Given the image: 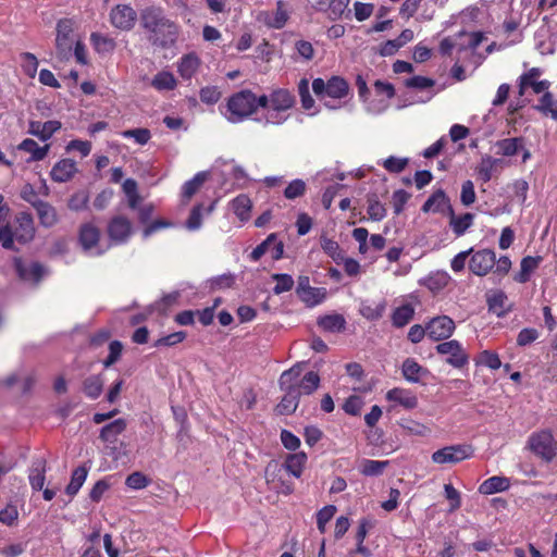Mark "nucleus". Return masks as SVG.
Returning a JSON list of instances; mask_svg holds the SVG:
<instances>
[{
	"label": "nucleus",
	"mask_w": 557,
	"mask_h": 557,
	"mask_svg": "<svg viewBox=\"0 0 557 557\" xmlns=\"http://www.w3.org/2000/svg\"><path fill=\"white\" fill-rule=\"evenodd\" d=\"M139 25L149 42L159 48H170L178 37V25L168 17L163 8L149 5L139 12Z\"/></svg>",
	"instance_id": "f257e3e1"
},
{
	"label": "nucleus",
	"mask_w": 557,
	"mask_h": 557,
	"mask_svg": "<svg viewBox=\"0 0 557 557\" xmlns=\"http://www.w3.org/2000/svg\"><path fill=\"white\" fill-rule=\"evenodd\" d=\"M253 113V92L250 89H243L228 98L224 115L228 122L239 123Z\"/></svg>",
	"instance_id": "f03ea898"
},
{
	"label": "nucleus",
	"mask_w": 557,
	"mask_h": 557,
	"mask_svg": "<svg viewBox=\"0 0 557 557\" xmlns=\"http://www.w3.org/2000/svg\"><path fill=\"white\" fill-rule=\"evenodd\" d=\"M296 103L294 94L286 88H277L272 91L271 109L264 115V124H283L288 115L285 112Z\"/></svg>",
	"instance_id": "7ed1b4c3"
},
{
	"label": "nucleus",
	"mask_w": 557,
	"mask_h": 557,
	"mask_svg": "<svg viewBox=\"0 0 557 557\" xmlns=\"http://www.w3.org/2000/svg\"><path fill=\"white\" fill-rule=\"evenodd\" d=\"M527 445L531 453L544 462H552L557 456V442L549 430L532 433Z\"/></svg>",
	"instance_id": "20e7f679"
},
{
	"label": "nucleus",
	"mask_w": 557,
	"mask_h": 557,
	"mask_svg": "<svg viewBox=\"0 0 557 557\" xmlns=\"http://www.w3.org/2000/svg\"><path fill=\"white\" fill-rule=\"evenodd\" d=\"M474 449L468 444L443 447L432 454V461L438 465L457 463L473 456Z\"/></svg>",
	"instance_id": "39448f33"
},
{
	"label": "nucleus",
	"mask_w": 557,
	"mask_h": 557,
	"mask_svg": "<svg viewBox=\"0 0 557 557\" xmlns=\"http://www.w3.org/2000/svg\"><path fill=\"white\" fill-rule=\"evenodd\" d=\"M438 355H447L446 363L456 369H461L469 362V355L457 339H450L436 345Z\"/></svg>",
	"instance_id": "423d86ee"
},
{
	"label": "nucleus",
	"mask_w": 557,
	"mask_h": 557,
	"mask_svg": "<svg viewBox=\"0 0 557 557\" xmlns=\"http://www.w3.org/2000/svg\"><path fill=\"white\" fill-rule=\"evenodd\" d=\"M469 259V270L476 276L487 275L495 267L496 253L492 249L472 251Z\"/></svg>",
	"instance_id": "0eeeda50"
},
{
	"label": "nucleus",
	"mask_w": 557,
	"mask_h": 557,
	"mask_svg": "<svg viewBox=\"0 0 557 557\" xmlns=\"http://www.w3.org/2000/svg\"><path fill=\"white\" fill-rule=\"evenodd\" d=\"M107 234L113 245H124L133 234L132 223L126 216L115 215L108 223Z\"/></svg>",
	"instance_id": "6e6552de"
},
{
	"label": "nucleus",
	"mask_w": 557,
	"mask_h": 557,
	"mask_svg": "<svg viewBox=\"0 0 557 557\" xmlns=\"http://www.w3.org/2000/svg\"><path fill=\"white\" fill-rule=\"evenodd\" d=\"M456 329L455 322L448 315L432 318L426 323V335L434 342L449 338Z\"/></svg>",
	"instance_id": "1a4fd4ad"
},
{
	"label": "nucleus",
	"mask_w": 557,
	"mask_h": 557,
	"mask_svg": "<svg viewBox=\"0 0 557 557\" xmlns=\"http://www.w3.org/2000/svg\"><path fill=\"white\" fill-rule=\"evenodd\" d=\"M542 72L539 67H532L518 78V96L523 97L527 88L531 87L535 94L546 91L550 83L546 79L537 81Z\"/></svg>",
	"instance_id": "9d476101"
},
{
	"label": "nucleus",
	"mask_w": 557,
	"mask_h": 557,
	"mask_svg": "<svg viewBox=\"0 0 557 557\" xmlns=\"http://www.w3.org/2000/svg\"><path fill=\"white\" fill-rule=\"evenodd\" d=\"M136 20V11L127 4H117L110 12L111 24L121 30H131Z\"/></svg>",
	"instance_id": "9b49d317"
},
{
	"label": "nucleus",
	"mask_w": 557,
	"mask_h": 557,
	"mask_svg": "<svg viewBox=\"0 0 557 557\" xmlns=\"http://www.w3.org/2000/svg\"><path fill=\"white\" fill-rule=\"evenodd\" d=\"M73 32L71 20L63 18L57 24L55 47L62 58H67L72 51L70 35Z\"/></svg>",
	"instance_id": "f8f14e48"
},
{
	"label": "nucleus",
	"mask_w": 557,
	"mask_h": 557,
	"mask_svg": "<svg viewBox=\"0 0 557 557\" xmlns=\"http://www.w3.org/2000/svg\"><path fill=\"white\" fill-rule=\"evenodd\" d=\"M282 468L277 462H270L264 471V476L268 483H273L278 493L289 495L294 492L293 483L285 482L282 479Z\"/></svg>",
	"instance_id": "ddd939ff"
},
{
	"label": "nucleus",
	"mask_w": 557,
	"mask_h": 557,
	"mask_svg": "<svg viewBox=\"0 0 557 557\" xmlns=\"http://www.w3.org/2000/svg\"><path fill=\"white\" fill-rule=\"evenodd\" d=\"M61 127H62L61 122L57 121V120H51V121H47L44 123L40 121H29L28 133L33 136H36L41 141H47Z\"/></svg>",
	"instance_id": "4468645a"
},
{
	"label": "nucleus",
	"mask_w": 557,
	"mask_h": 557,
	"mask_svg": "<svg viewBox=\"0 0 557 557\" xmlns=\"http://www.w3.org/2000/svg\"><path fill=\"white\" fill-rule=\"evenodd\" d=\"M282 391H284V396L281 401L277 404L275 410L278 414H292L296 411L300 396L298 395V389L293 385L280 386Z\"/></svg>",
	"instance_id": "2eb2a0df"
},
{
	"label": "nucleus",
	"mask_w": 557,
	"mask_h": 557,
	"mask_svg": "<svg viewBox=\"0 0 557 557\" xmlns=\"http://www.w3.org/2000/svg\"><path fill=\"white\" fill-rule=\"evenodd\" d=\"M77 172L76 162L73 159H62L58 161L50 171V177L53 182H69Z\"/></svg>",
	"instance_id": "dca6fc26"
},
{
	"label": "nucleus",
	"mask_w": 557,
	"mask_h": 557,
	"mask_svg": "<svg viewBox=\"0 0 557 557\" xmlns=\"http://www.w3.org/2000/svg\"><path fill=\"white\" fill-rule=\"evenodd\" d=\"M47 461L42 457L33 460L28 472V480L32 488L36 492L41 491L46 481Z\"/></svg>",
	"instance_id": "f3484780"
},
{
	"label": "nucleus",
	"mask_w": 557,
	"mask_h": 557,
	"mask_svg": "<svg viewBox=\"0 0 557 557\" xmlns=\"http://www.w3.org/2000/svg\"><path fill=\"white\" fill-rule=\"evenodd\" d=\"M448 208H453L449 201V198L446 196L445 191L443 189H437L434 191L423 203L421 210L424 213H428L430 211L433 212H440V213H447L448 214Z\"/></svg>",
	"instance_id": "a211bd4d"
},
{
	"label": "nucleus",
	"mask_w": 557,
	"mask_h": 557,
	"mask_svg": "<svg viewBox=\"0 0 557 557\" xmlns=\"http://www.w3.org/2000/svg\"><path fill=\"white\" fill-rule=\"evenodd\" d=\"M386 399L404 407L405 409H414L418 406L417 396L409 389L394 387L386 393Z\"/></svg>",
	"instance_id": "6ab92c4d"
},
{
	"label": "nucleus",
	"mask_w": 557,
	"mask_h": 557,
	"mask_svg": "<svg viewBox=\"0 0 557 557\" xmlns=\"http://www.w3.org/2000/svg\"><path fill=\"white\" fill-rule=\"evenodd\" d=\"M13 264L16 274L23 281L34 280L35 282H38L42 277L44 267L38 262L32 263L29 269H27V267L24 264L23 260L20 257H14Z\"/></svg>",
	"instance_id": "aec40b11"
},
{
	"label": "nucleus",
	"mask_w": 557,
	"mask_h": 557,
	"mask_svg": "<svg viewBox=\"0 0 557 557\" xmlns=\"http://www.w3.org/2000/svg\"><path fill=\"white\" fill-rule=\"evenodd\" d=\"M401 373L406 381L410 383H420L422 377L430 374V371L420 366L413 358H407L403 362Z\"/></svg>",
	"instance_id": "412c9836"
},
{
	"label": "nucleus",
	"mask_w": 557,
	"mask_h": 557,
	"mask_svg": "<svg viewBox=\"0 0 557 557\" xmlns=\"http://www.w3.org/2000/svg\"><path fill=\"white\" fill-rule=\"evenodd\" d=\"M543 257L541 256H527L520 261V271L515 274L513 280L520 284H524L530 281L532 273L539 268Z\"/></svg>",
	"instance_id": "4be33fe9"
},
{
	"label": "nucleus",
	"mask_w": 557,
	"mask_h": 557,
	"mask_svg": "<svg viewBox=\"0 0 557 557\" xmlns=\"http://www.w3.org/2000/svg\"><path fill=\"white\" fill-rule=\"evenodd\" d=\"M100 239V231L91 223H85L79 228L78 242L85 251L97 246Z\"/></svg>",
	"instance_id": "5701e85b"
},
{
	"label": "nucleus",
	"mask_w": 557,
	"mask_h": 557,
	"mask_svg": "<svg viewBox=\"0 0 557 557\" xmlns=\"http://www.w3.org/2000/svg\"><path fill=\"white\" fill-rule=\"evenodd\" d=\"M449 225L456 236H462L473 224L474 214L467 212L457 216L453 208H448Z\"/></svg>",
	"instance_id": "b1692460"
},
{
	"label": "nucleus",
	"mask_w": 557,
	"mask_h": 557,
	"mask_svg": "<svg viewBox=\"0 0 557 557\" xmlns=\"http://www.w3.org/2000/svg\"><path fill=\"white\" fill-rule=\"evenodd\" d=\"M18 227L15 232V238L22 244L30 242L35 236L34 220L30 214L22 213L17 219Z\"/></svg>",
	"instance_id": "393cba45"
},
{
	"label": "nucleus",
	"mask_w": 557,
	"mask_h": 557,
	"mask_svg": "<svg viewBox=\"0 0 557 557\" xmlns=\"http://www.w3.org/2000/svg\"><path fill=\"white\" fill-rule=\"evenodd\" d=\"M126 426L125 419H116L101 428L99 438L104 443H114L117 436L126 430Z\"/></svg>",
	"instance_id": "a878e982"
},
{
	"label": "nucleus",
	"mask_w": 557,
	"mask_h": 557,
	"mask_svg": "<svg viewBox=\"0 0 557 557\" xmlns=\"http://www.w3.org/2000/svg\"><path fill=\"white\" fill-rule=\"evenodd\" d=\"M306 462L307 455L304 451H299L288 455L285 462L280 466V468H282V471L285 470L295 478H300Z\"/></svg>",
	"instance_id": "bb28decb"
},
{
	"label": "nucleus",
	"mask_w": 557,
	"mask_h": 557,
	"mask_svg": "<svg viewBox=\"0 0 557 557\" xmlns=\"http://www.w3.org/2000/svg\"><path fill=\"white\" fill-rule=\"evenodd\" d=\"M524 139L522 137H512L497 140L495 147L496 153L504 157H513L523 149Z\"/></svg>",
	"instance_id": "cd10ccee"
},
{
	"label": "nucleus",
	"mask_w": 557,
	"mask_h": 557,
	"mask_svg": "<svg viewBox=\"0 0 557 557\" xmlns=\"http://www.w3.org/2000/svg\"><path fill=\"white\" fill-rule=\"evenodd\" d=\"M386 306L387 302L385 299H382L379 302H370L366 300L361 302L359 312L364 319L369 321H376L383 317Z\"/></svg>",
	"instance_id": "c85d7f7f"
},
{
	"label": "nucleus",
	"mask_w": 557,
	"mask_h": 557,
	"mask_svg": "<svg viewBox=\"0 0 557 557\" xmlns=\"http://www.w3.org/2000/svg\"><path fill=\"white\" fill-rule=\"evenodd\" d=\"M209 174L208 171H200L193 178L185 182L182 186V198L188 201L209 178Z\"/></svg>",
	"instance_id": "c756f323"
},
{
	"label": "nucleus",
	"mask_w": 557,
	"mask_h": 557,
	"mask_svg": "<svg viewBox=\"0 0 557 557\" xmlns=\"http://www.w3.org/2000/svg\"><path fill=\"white\" fill-rule=\"evenodd\" d=\"M509 480L505 476L494 475L485 480L480 486L479 492L484 495H491L505 492L509 488Z\"/></svg>",
	"instance_id": "7c9ffc66"
},
{
	"label": "nucleus",
	"mask_w": 557,
	"mask_h": 557,
	"mask_svg": "<svg viewBox=\"0 0 557 557\" xmlns=\"http://www.w3.org/2000/svg\"><path fill=\"white\" fill-rule=\"evenodd\" d=\"M17 148L22 151L30 153L32 156L28 159V162H32L44 160L48 154L50 146L45 145L40 147L34 139L25 138L24 140H22Z\"/></svg>",
	"instance_id": "2f4dec72"
},
{
	"label": "nucleus",
	"mask_w": 557,
	"mask_h": 557,
	"mask_svg": "<svg viewBox=\"0 0 557 557\" xmlns=\"http://www.w3.org/2000/svg\"><path fill=\"white\" fill-rule=\"evenodd\" d=\"M40 224L44 227H52L58 223V214L54 207L47 201L37 202L35 207Z\"/></svg>",
	"instance_id": "473e14b6"
},
{
	"label": "nucleus",
	"mask_w": 557,
	"mask_h": 557,
	"mask_svg": "<svg viewBox=\"0 0 557 557\" xmlns=\"http://www.w3.org/2000/svg\"><path fill=\"white\" fill-rule=\"evenodd\" d=\"M293 386L298 389L300 397L301 395H311L320 386V376L317 372L309 371Z\"/></svg>",
	"instance_id": "72a5a7b5"
},
{
	"label": "nucleus",
	"mask_w": 557,
	"mask_h": 557,
	"mask_svg": "<svg viewBox=\"0 0 557 557\" xmlns=\"http://www.w3.org/2000/svg\"><path fill=\"white\" fill-rule=\"evenodd\" d=\"M349 92L347 81L341 76H332L327 81L326 97L332 99H343Z\"/></svg>",
	"instance_id": "f704fd0d"
},
{
	"label": "nucleus",
	"mask_w": 557,
	"mask_h": 557,
	"mask_svg": "<svg viewBox=\"0 0 557 557\" xmlns=\"http://www.w3.org/2000/svg\"><path fill=\"white\" fill-rule=\"evenodd\" d=\"M414 317V308L411 304L397 307L392 313V324L397 327L406 326Z\"/></svg>",
	"instance_id": "c9c22d12"
},
{
	"label": "nucleus",
	"mask_w": 557,
	"mask_h": 557,
	"mask_svg": "<svg viewBox=\"0 0 557 557\" xmlns=\"http://www.w3.org/2000/svg\"><path fill=\"white\" fill-rule=\"evenodd\" d=\"M318 325L326 332L336 333L345 329L346 320L342 314H325L318 319Z\"/></svg>",
	"instance_id": "e433bc0d"
},
{
	"label": "nucleus",
	"mask_w": 557,
	"mask_h": 557,
	"mask_svg": "<svg viewBox=\"0 0 557 557\" xmlns=\"http://www.w3.org/2000/svg\"><path fill=\"white\" fill-rule=\"evenodd\" d=\"M534 109L543 115L550 116L557 121V99L554 98L552 92L545 91L540 98L539 103L534 106Z\"/></svg>",
	"instance_id": "4c0bfd02"
},
{
	"label": "nucleus",
	"mask_w": 557,
	"mask_h": 557,
	"mask_svg": "<svg viewBox=\"0 0 557 557\" xmlns=\"http://www.w3.org/2000/svg\"><path fill=\"white\" fill-rule=\"evenodd\" d=\"M451 277L446 271H436L424 278V286L433 293L444 289Z\"/></svg>",
	"instance_id": "58836bf2"
},
{
	"label": "nucleus",
	"mask_w": 557,
	"mask_h": 557,
	"mask_svg": "<svg viewBox=\"0 0 557 557\" xmlns=\"http://www.w3.org/2000/svg\"><path fill=\"white\" fill-rule=\"evenodd\" d=\"M88 475V468L86 466H79L73 470L71 481L65 488V493L73 497L75 496Z\"/></svg>",
	"instance_id": "ea45409f"
},
{
	"label": "nucleus",
	"mask_w": 557,
	"mask_h": 557,
	"mask_svg": "<svg viewBox=\"0 0 557 557\" xmlns=\"http://www.w3.org/2000/svg\"><path fill=\"white\" fill-rule=\"evenodd\" d=\"M103 391L101 374L90 375L83 381V392L90 399H97Z\"/></svg>",
	"instance_id": "a19ab883"
},
{
	"label": "nucleus",
	"mask_w": 557,
	"mask_h": 557,
	"mask_svg": "<svg viewBox=\"0 0 557 557\" xmlns=\"http://www.w3.org/2000/svg\"><path fill=\"white\" fill-rule=\"evenodd\" d=\"M500 162H502V160H499V159L492 158L491 156H487V154L483 156L481 158L479 165L475 169L479 178L483 183L490 182L493 176V170Z\"/></svg>",
	"instance_id": "79ce46f5"
},
{
	"label": "nucleus",
	"mask_w": 557,
	"mask_h": 557,
	"mask_svg": "<svg viewBox=\"0 0 557 557\" xmlns=\"http://www.w3.org/2000/svg\"><path fill=\"white\" fill-rule=\"evenodd\" d=\"M298 298L306 304L307 307H314L323 301L325 298V289L318 287L306 288L296 293Z\"/></svg>",
	"instance_id": "37998d69"
},
{
	"label": "nucleus",
	"mask_w": 557,
	"mask_h": 557,
	"mask_svg": "<svg viewBox=\"0 0 557 557\" xmlns=\"http://www.w3.org/2000/svg\"><path fill=\"white\" fill-rule=\"evenodd\" d=\"M388 466V460L363 459L360 467V473L364 476H379Z\"/></svg>",
	"instance_id": "c03bdc74"
},
{
	"label": "nucleus",
	"mask_w": 557,
	"mask_h": 557,
	"mask_svg": "<svg viewBox=\"0 0 557 557\" xmlns=\"http://www.w3.org/2000/svg\"><path fill=\"white\" fill-rule=\"evenodd\" d=\"M90 42L94 49L101 54L111 53L115 49L114 39L99 33H91Z\"/></svg>",
	"instance_id": "a18cd8bd"
},
{
	"label": "nucleus",
	"mask_w": 557,
	"mask_h": 557,
	"mask_svg": "<svg viewBox=\"0 0 557 557\" xmlns=\"http://www.w3.org/2000/svg\"><path fill=\"white\" fill-rule=\"evenodd\" d=\"M265 17L263 20L264 24L269 26L270 28L281 29L285 26L288 14L287 12L282 8V2H277V9L275 12L272 13H264Z\"/></svg>",
	"instance_id": "49530a36"
},
{
	"label": "nucleus",
	"mask_w": 557,
	"mask_h": 557,
	"mask_svg": "<svg viewBox=\"0 0 557 557\" xmlns=\"http://www.w3.org/2000/svg\"><path fill=\"white\" fill-rule=\"evenodd\" d=\"M198 66L199 58L194 53H189L181 59L177 71L183 78L189 79L196 73Z\"/></svg>",
	"instance_id": "de8ad7c7"
},
{
	"label": "nucleus",
	"mask_w": 557,
	"mask_h": 557,
	"mask_svg": "<svg viewBox=\"0 0 557 557\" xmlns=\"http://www.w3.org/2000/svg\"><path fill=\"white\" fill-rule=\"evenodd\" d=\"M232 208L240 221H247L251 210V200L246 195H238L232 200Z\"/></svg>",
	"instance_id": "09e8293b"
},
{
	"label": "nucleus",
	"mask_w": 557,
	"mask_h": 557,
	"mask_svg": "<svg viewBox=\"0 0 557 557\" xmlns=\"http://www.w3.org/2000/svg\"><path fill=\"white\" fill-rule=\"evenodd\" d=\"M305 364L306 362H297L290 369L285 370L278 379V385L287 386L297 383L300 380V375Z\"/></svg>",
	"instance_id": "8fccbe9b"
},
{
	"label": "nucleus",
	"mask_w": 557,
	"mask_h": 557,
	"mask_svg": "<svg viewBox=\"0 0 557 557\" xmlns=\"http://www.w3.org/2000/svg\"><path fill=\"white\" fill-rule=\"evenodd\" d=\"M506 301L507 296L504 292L499 290L494 293L487 298L488 310L495 313L497 317H503L507 312L505 308Z\"/></svg>",
	"instance_id": "3c124183"
},
{
	"label": "nucleus",
	"mask_w": 557,
	"mask_h": 557,
	"mask_svg": "<svg viewBox=\"0 0 557 557\" xmlns=\"http://www.w3.org/2000/svg\"><path fill=\"white\" fill-rule=\"evenodd\" d=\"M349 2L350 0H331L329 17L333 21H336L343 16L349 18L351 15V11L348 10Z\"/></svg>",
	"instance_id": "603ef678"
},
{
	"label": "nucleus",
	"mask_w": 557,
	"mask_h": 557,
	"mask_svg": "<svg viewBox=\"0 0 557 557\" xmlns=\"http://www.w3.org/2000/svg\"><path fill=\"white\" fill-rule=\"evenodd\" d=\"M151 84L158 90H172L176 86V81L172 73L160 72L153 77Z\"/></svg>",
	"instance_id": "864d4df0"
},
{
	"label": "nucleus",
	"mask_w": 557,
	"mask_h": 557,
	"mask_svg": "<svg viewBox=\"0 0 557 557\" xmlns=\"http://www.w3.org/2000/svg\"><path fill=\"white\" fill-rule=\"evenodd\" d=\"M272 280L276 282V285L273 287V293L275 295H281L285 292H289L294 287V278L292 275L286 273H275L272 274Z\"/></svg>",
	"instance_id": "5fc2aeb1"
},
{
	"label": "nucleus",
	"mask_w": 557,
	"mask_h": 557,
	"mask_svg": "<svg viewBox=\"0 0 557 557\" xmlns=\"http://www.w3.org/2000/svg\"><path fill=\"white\" fill-rule=\"evenodd\" d=\"M368 214L372 221H382L386 216V209L375 195L368 198Z\"/></svg>",
	"instance_id": "6e6d98bb"
},
{
	"label": "nucleus",
	"mask_w": 557,
	"mask_h": 557,
	"mask_svg": "<svg viewBox=\"0 0 557 557\" xmlns=\"http://www.w3.org/2000/svg\"><path fill=\"white\" fill-rule=\"evenodd\" d=\"M307 189L306 182L300 178L293 180L284 189V197L288 200H294L305 195Z\"/></svg>",
	"instance_id": "4d7b16f0"
},
{
	"label": "nucleus",
	"mask_w": 557,
	"mask_h": 557,
	"mask_svg": "<svg viewBox=\"0 0 557 557\" xmlns=\"http://www.w3.org/2000/svg\"><path fill=\"white\" fill-rule=\"evenodd\" d=\"M298 94L300 97L301 106L305 110H310L314 107V99L310 94L309 81L301 78L298 83Z\"/></svg>",
	"instance_id": "13d9d810"
},
{
	"label": "nucleus",
	"mask_w": 557,
	"mask_h": 557,
	"mask_svg": "<svg viewBox=\"0 0 557 557\" xmlns=\"http://www.w3.org/2000/svg\"><path fill=\"white\" fill-rule=\"evenodd\" d=\"M121 136L123 138H133L138 145H146L150 138L151 133L148 128H133V129H125L121 133Z\"/></svg>",
	"instance_id": "bf43d9fd"
},
{
	"label": "nucleus",
	"mask_w": 557,
	"mask_h": 557,
	"mask_svg": "<svg viewBox=\"0 0 557 557\" xmlns=\"http://www.w3.org/2000/svg\"><path fill=\"white\" fill-rule=\"evenodd\" d=\"M150 483V479L140 471H135L127 475L125 485L132 490H143Z\"/></svg>",
	"instance_id": "052dcab7"
},
{
	"label": "nucleus",
	"mask_w": 557,
	"mask_h": 557,
	"mask_svg": "<svg viewBox=\"0 0 557 557\" xmlns=\"http://www.w3.org/2000/svg\"><path fill=\"white\" fill-rule=\"evenodd\" d=\"M321 247H322L323 251L327 256H330L335 262H338L339 260L343 259L342 249L337 242H335L331 238H327V237H322L321 238Z\"/></svg>",
	"instance_id": "680f3d73"
},
{
	"label": "nucleus",
	"mask_w": 557,
	"mask_h": 557,
	"mask_svg": "<svg viewBox=\"0 0 557 557\" xmlns=\"http://www.w3.org/2000/svg\"><path fill=\"white\" fill-rule=\"evenodd\" d=\"M404 85L409 89L424 90L433 87L435 85V81L433 78L417 75L405 79Z\"/></svg>",
	"instance_id": "e2e57ef3"
},
{
	"label": "nucleus",
	"mask_w": 557,
	"mask_h": 557,
	"mask_svg": "<svg viewBox=\"0 0 557 557\" xmlns=\"http://www.w3.org/2000/svg\"><path fill=\"white\" fill-rule=\"evenodd\" d=\"M187 334L185 331H177L169 335L162 336L153 343V347H172L182 343L186 338Z\"/></svg>",
	"instance_id": "0e129e2a"
},
{
	"label": "nucleus",
	"mask_w": 557,
	"mask_h": 557,
	"mask_svg": "<svg viewBox=\"0 0 557 557\" xmlns=\"http://www.w3.org/2000/svg\"><path fill=\"white\" fill-rule=\"evenodd\" d=\"M21 59L23 61L22 69L24 71V73L28 77L34 78L36 76L37 69H38V60H37L36 55L30 52H23L21 54Z\"/></svg>",
	"instance_id": "69168bd1"
},
{
	"label": "nucleus",
	"mask_w": 557,
	"mask_h": 557,
	"mask_svg": "<svg viewBox=\"0 0 557 557\" xmlns=\"http://www.w3.org/2000/svg\"><path fill=\"white\" fill-rule=\"evenodd\" d=\"M336 512V507L334 505L324 506L317 513V525L318 530L321 533L325 532V527L327 522L334 517Z\"/></svg>",
	"instance_id": "338daca9"
},
{
	"label": "nucleus",
	"mask_w": 557,
	"mask_h": 557,
	"mask_svg": "<svg viewBox=\"0 0 557 557\" xmlns=\"http://www.w3.org/2000/svg\"><path fill=\"white\" fill-rule=\"evenodd\" d=\"M478 363L483 364L492 370H497L502 367V361L496 352L491 350H483L478 358Z\"/></svg>",
	"instance_id": "774afa93"
}]
</instances>
